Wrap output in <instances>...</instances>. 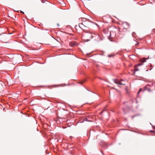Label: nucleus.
<instances>
[{
	"mask_svg": "<svg viewBox=\"0 0 155 155\" xmlns=\"http://www.w3.org/2000/svg\"><path fill=\"white\" fill-rule=\"evenodd\" d=\"M114 82L117 84L120 85H125V83H122L121 81H119L117 80H115V79H114L113 80Z\"/></svg>",
	"mask_w": 155,
	"mask_h": 155,
	"instance_id": "f257e3e1",
	"label": "nucleus"
},
{
	"mask_svg": "<svg viewBox=\"0 0 155 155\" xmlns=\"http://www.w3.org/2000/svg\"><path fill=\"white\" fill-rule=\"evenodd\" d=\"M83 25H84L83 23H81L79 24V26L82 29L83 28Z\"/></svg>",
	"mask_w": 155,
	"mask_h": 155,
	"instance_id": "f03ea898",
	"label": "nucleus"
},
{
	"mask_svg": "<svg viewBox=\"0 0 155 155\" xmlns=\"http://www.w3.org/2000/svg\"><path fill=\"white\" fill-rule=\"evenodd\" d=\"M69 45L71 46H74L75 45V44L73 42H69Z\"/></svg>",
	"mask_w": 155,
	"mask_h": 155,
	"instance_id": "7ed1b4c3",
	"label": "nucleus"
},
{
	"mask_svg": "<svg viewBox=\"0 0 155 155\" xmlns=\"http://www.w3.org/2000/svg\"><path fill=\"white\" fill-rule=\"evenodd\" d=\"M146 59H142L141 60V61L142 63L145 62L146 61Z\"/></svg>",
	"mask_w": 155,
	"mask_h": 155,
	"instance_id": "20e7f679",
	"label": "nucleus"
},
{
	"mask_svg": "<svg viewBox=\"0 0 155 155\" xmlns=\"http://www.w3.org/2000/svg\"><path fill=\"white\" fill-rule=\"evenodd\" d=\"M85 20H86V19L85 18H83V21H85Z\"/></svg>",
	"mask_w": 155,
	"mask_h": 155,
	"instance_id": "39448f33",
	"label": "nucleus"
},
{
	"mask_svg": "<svg viewBox=\"0 0 155 155\" xmlns=\"http://www.w3.org/2000/svg\"><path fill=\"white\" fill-rule=\"evenodd\" d=\"M141 89H140V90H139V91L138 92V93H137L138 94V93H139V92L141 91Z\"/></svg>",
	"mask_w": 155,
	"mask_h": 155,
	"instance_id": "423d86ee",
	"label": "nucleus"
},
{
	"mask_svg": "<svg viewBox=\"0 0 155 155\" xmlns=\"http://www.w3.org/2000/svg\"><path fill=\"white\" fill-rule=\"evenodd\" d=\"M20 11V12L21 13H22L23 14H24V12H23L22 11Z\"/></svg>",
	"mask_w": 155,
	"mask_h": 155,
	"instance_id": "0eeeda50",
	"label": "nucleus"
},
{
	"mask_svg": "<svg viewBox=\"0 0 155 155\" xmlns=\"http://www.w3.org/2000/svg\"><path fill=\"white\" fill-rule=\"evenodd\" d=\"M141 65V64H140V63H139V64H138V65H137V66H140V65Z\"/></svg>",
	"mask_w": 155,
	"mask_h": 155,
	"instance_id": "6e6552de",
	"label": "nucleus"
},
{
	"mask_svg": "<svg viewBox=\"0 0 155 155\" xmlns=\"http://www.w3.org/2000/svg\"><path fill=\"white\" fill-rule=\"evenodd\" d=\"M139 69H136L135 70V71H139Z\"/></svg>",
	"mask_w": 155,
	"mask_h": 155,
	"instance_id": "1a4fd4ad",
	"label": "nucleus"
},
{
	"mask_svg": "<svg viewBox=\"0 0 155 155\" xmlns=\"http://www.w3.org/2000/svg\"><path fill=\"white\" fill-rule=\"evenodd\" d=\"M122 81H123V80H121L120 81H121V82L122 83H123V82H121Z\"/></svg>",
	"mask_w": 155,
	"mask_h": 155,
	"instance_id": "9d476101",
	"label": "nucleus"
},
{
	"mask_svg": "<svg viewBox=\"0 0 155 155\" xmlns=\"http://www.w3.org/2000/svg\"><path fill=\"white\" fill-rule=\"evenodd\" d=\"M108 56L109 57H111V56H110V55H108Z\"/></svg>",
	"mask_w": 155,
	"mask_h": 155,
	"instance_id": "9b49d317",
	"label": "nucleus"
},
{
	"mask_svg": "<svg viewBox=\"0 0 155 155\" xmlns=\"http://www.w3.org/2000/svg\"><path fill=\"white\" fill-rule=\"evenodd\" d=\"M16 12H19V11H17V10H16Z\"/></svg>",
	"mask_w": 155,
	"mask_h": 155,
	"instance_id": "f8f14e48",
	"label": "nucleus"
},
{
	"mask_svg": "<svg viewBox=\"0 0 155 155\" xmlns=\"http://www.w3.org/2000/svg\"><path fill=\"white\" fill-rule=\"evenodd\" d=\"M16 12H19V11H17V10H16Z\"/></svg>",
	"mask_w": 155,
	"mask_h": 155,
	"instance_id": "ddd939ff",
	"label": "nucleus"
},
{
	"mask_svg": "<svg viewBox=\"0 0 155 155\" xmlns=\"http://www.w3.org/2000/svg\"><path fill=\"white\" fill-rule=\"evenodd\" d=\"M148 90L149 91H150V90H148Z\"/></svg>",
	"mask_w": 155,
	"mask_h": 155,
	"instance_id": "4468645a",
	"label": "nucleus"
},
{
	"mask_svg": "<svg viewBox=\"0 0 155 155\" xmlns=\"http://www.w3.org/2000/svg\"><path fill=\"white\" fill-rule=\"evenodd\" d=\"M124 112H125V113H126V112H125V111H124Z\"/></svg>",
	"mask_w": 155,
	"mask_h": 155,
	"instance_id": "2eb2a0df",
	"label": "nucleus"
},
{
	"mask_svg": "<svg viewBox=\"0 0 155 155\" xmlns=\"http://www.w3.org/2000/svg\"><path fill=\"white\" fill-rule=\"evenodd\" d=\"M102 113V112H101V113H100V114H101Z\"/></svg>",
	"mask_w": 155,
	"mask_h": 155,
	"instance_id": "dca6fc26",
	"label": "nucleus"
}]
</instances>
